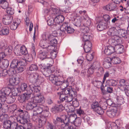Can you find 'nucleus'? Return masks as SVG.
<instances>
[{"instance_id": "56", "label": "nucleus", "mask_w": 129, "mask_h": 129, "mask_svg": "<svg viewBox=\"0 0 129 129\" xmlns=\"http://www.w3.org/2000/svg\"><path fill=\"white\" fill-rule=\"evenodd\" d=\"M32 74L33 75V76L34 77L36 83L38 82L40 78V76H39V74L37 73H34Z\"/></svg>"}, {"instance_id": "47", "label": "nucleus", "mask_w": 129, "mask_h": 129, "mask_svg": "<svg viewBox=\"0 0 129 129\" xmlns=\"http://www.w3.org/2000/svg\"><path fill=\"white\" fill-rule=\"evenodd\" d=\"M28 87H29V86L27 87L26 84L24 83L21 84L19 86L20 88L22 91H25L26 89L27 88L26 90V91Z\"/></svg>"}, {"instance_id": "8", "label": "nucleus", "mask_w": 129, "mask_h": 129, "mask_svg": "<svg viewBox=\"0 0 129 129\" xmlns=\"http://www.w3.org/2000/svg\"><path fill=\"white\" fill-rule=\"evenodd\" d=\"M24 63L22 62L21 63V65L17 67L16 69H10L9 75H13L16 74V72L20 73L22 72L24 70Z\"/></svg>"}, {"instance_id": "63", "label": "nucleus", "mask_w": 129, "mask_h": 129, "mask_svg": "<svg viewBox=\"0 0 129 129\" xmlns=\"http://www.w3.org/2000/svg\"><path fill=\"white\" fill-rule=\"evenodd\" d=\"M46 127L47 129H54L55 128V127L53 124L49 122H47Z\"/></svg>"}, {"instance_id": "30", "label": "nucleus", "mask_w": 129, "mask_h": 129, "mask_svg": "<svg viewBox=\"0 0 129 129\" xmlns=\"http://www.w3.org/2000/svg\"><path fill=\"white\" fill-rule=\"evenodd\" d=\"M0 71V76L1 77H4L6 76L8 74L9 76L13 75H9V72L10 70H7L6 69H3Z\"/></svg>"}, {"instance_id": "61", "label": "nucleus", "mask_w": 129, "mask_h": 129, "mask_svg": "<svg viewBox=\"0 0 129 129\" xmlns=\"http://www.w3.org/2000/svg\"><path fill=\"white\" fill-rule=\"evenodd\" d=\"M51 111L53 113H55L58 112L59 111V110L58 108L57 107V106L56 105L52 107L51 109Z\"/></svg>"}, {"instance_id": "32", "label": "nucleus", "mask_w": 129, "mask_h": 129, "mask_svg": "<svg viewBox=\"0 0 129 129\" xmlns=\"http://www.w3.org/2000/svg\"><path fill=\"white\" fill-rule=\"evenodd\" d=\"M21 22L20 20H19L18 22L16 21H13L10 26L11 29L12 30H15L16 29L18 25L20 24Z\"/></svg>"}, {"instance_id": "7", "label": "nucleus", "mask_w": 129, "mask_h": 129, "mask_svg": "<svg viewBox=\"0 0 129 129\" xmlns=\"http://www.w3.org/2000/svg\"><path fill=\"white\" fill-rule=\"evenodd\" d=\"M40 46L45 50L46 49L47 51H50L53 49V47L50 46V44L47 42V41L45 40H41L40 42Z\"/></svg>"}, {"instance_id": "42", "label": "nucleus", "mask_w": 129, "mask_h": 129, "mask_svg": "<svg viewBox=\"0 0 129 129\" xmlns=\"http://www.w3.org/2000/svg\"><path fill=\"white\" fill-rule=\"evenodd\" d=\"M111 61L114 64H117L120 63L121 61L118 57H113L111 58Z\"/></svg>"}, {"instance_id": "29", "label": "nucleus", "mask_w": 129, "mask_h": 129, "mask_svg": "<svg viewBox=\"0 0 129 129\" xmlns=\"http://www.w3.org/2000/svg\"><path fill=\"white\" fill-rule=\"evenodd\" d=\"M49 57L48 59H50L51 61L53 63V59L55 58L56 56V54L55 52H54L53 51V49L50 51L49 52Z\"/></svg>"}, {"instance_id": "17", "label": "nucleus", "mask_w": 129, "mask_h": 129, "mask_svg": "<svg viewBox=\"0 0 129 129\" xmlns=\"http://www.w3.org/2000/svg\"><path fill=\"white\" fill-rule=\"evenodd\" d=\"M19 79L18 78L13 77L10 78L9 83L10 85L12 86H14L17 85L19 83Z\"/></svg>"}, {"instance_id": "50", "label": "nucleus", "mask_w": 129, "mask_h": 129, "mask_svg": "<svg viewBox=\"0 0 129 129\" xmlns=\"http://www.w3.org/2000/svg\"><path fill=\"white\" fill-rule=\"evenodd\" d=\"M94 111L100 115L102 114H103L104 112V110L100 106L97 108Z\"/></svg>"}, {"instance_id": "58", "label": "nucleus", "mask_w": 129, "mask_h": 129, "mask_svg": "<svg viewBox=\"0 0 129 129\" xmlns=\"http://www.w3.org/2000/svg\"><path fill=\"white\" fill-rule=\"evenodd\" d=\"M69 123L66 121L60 124V127L61 129H67Z\"/></svg>"}, {"instance_id": "25", "label": "nucleus", "mask_w": 129, "mask_h": 129, "mask_svg": "<svg viewBox=\"0 0 129 129\" xmlns=\"http://www.w3.org/2000/svg\"><path fill=\"white\" fill-rule=\"evenodd\" d=\"M111 58L109 57L107 58L106 59V60L104 62L103 65L104 67L108 68L110 67L111 65Z\"/></svg>"}, {"instance_id": "23", "label": "nucleus", "mask_w": 129, "mask_h": 129, "mask_svg": "<svg viewBox=\"0 0 129 129\" xmlns=\"http://www.w3.org/2000/svg\"><path fill=\"white\" fill-rule=\"evenodd\" d=\"M9 33V28L7 27H4L0 31V35L1 36H6Z\"/></svg>"}, {"instance_id": "43", "label": "nucleus", "mask_w": 129, "mask_h": 129, "mask_svg": "<svg viewBox=\"0 0 129 129\" xmlns=\"http://www.w3.org/2000/svg\"><path fill=\"white\" fill-rule=\"evenodd\" d=\"M12 95L15 97L18 96L19 91L17 88H15L12 89Z\"/></svg>"}, {"instance_id": "57", "label": "nucleus", "mask_w": 129, "mask_h": 129, "mask_svg": "<svg viewBox=\"0 0 129 129\" xmlns=\"http://www.w3.org/2000/svg\"><path fill=\"white\" fill-rule=\"evenodd\" d=\"M69 79L68 78L67 81H65L63 82H62L61 81L62 83L61 84V87L62 88V89H65L68 86L69 84L68 82V81L69 80ZM60 85H61V84Z\"/></svg>"}, {"instance_id": "51", "label": "nucleus", "mask_w": 129, "mask_h": 129, "mask_svg": "<svg viewBox=\"0 0 129 129\" xmlns=\"http://www.w3.org/2000/svg\"><path fill=\"white\" fill-rule=\"evenodd\" d=\"M81 120L79 117L77 118L76 117V118L75 121L74 122V125L76 126H78L81 125Z\"/></svg>"}, {"instance_id": "49", "label": "nucleus", "mask_w": 129, "mask_h": 129, "mask_svg": "<svg viewBox=\"0 0 129 129\" xmlns=\"http://www.w3.org/2000/svg\"><path fill=\"white\" fill-rule=\"evenodd\" d=\"M117 104L118 105H121L123 104V99L121 96H117L116 98Z\"/></svg>"}, {"instance_id": "4", "label": "nucleus", "mask_w": 129, "mask_h": 129, "mask_svg": "<svg viewBox=\"0 0 129 129\" xmlns=\"http://www.w3.org/2000/svg\"><path fill=\"white\" fill-rule=\"evenodd\" d=\"M0 4L2 8L6 9V12L9 15H12L14 14V11L11 10L10 8L8 7L9 4L6 0H1Z\"/></svg>"}, {"instance_id": "2", "label": "nucleus", "mask_w": 129, "mask_h": 129, "mask_svg": "<svg viewBox=\"0 0 129 129\" xmlns=\"http://www.w3.org/2000/svg\"><path fill=\"white\" fill-rule=\"evenodd\" d=\"M79 19H78L76 18H74V22L75 23V25L80 27L82 25L81 22H84V23L87 26H89L91 24V20L89 17H80Z\"/></svg>"}, {"instance_id": "59", "label": "nucleus", "mask_w": 129, "mask_h": 129, "mask_svg": "<svg viewBox=\"0 0 129 129\" xmlns=\"http://www.w3.org/2000/svg\"><path fill=\"white\" fill-rule=\"evenodd\" d=\"M109 44L111 45V46L113 47L117 44L116 41H115L114 39L112 38L110 39L109 40Z\"/></svg>"}, {"instance_id": "45", "label": "nucleus", "mask_w": 129, "mask_h": 129, "mask_svg": "<svg viewBox=\"0 0 129 129\" xmlns=\"http://www.w3.org/2000/svg\"><path fill=\"white\" fill-rule=\"evenodd\" d=\"M100 64L98 61H95L93 62L91 66L94 70L99 69L100 67Z\"/></svg>"}, {"instance_id": "39", "label": "nucleus", "mask_w": 129, "mask_h": 129, "mask_svg": "<svg viewBox=\"0 0 129 129\" xmlns=\"http://www.w3.org/2000/svg\"><path fill=\"white\" fill-rule=\"evenodd\" d=\"M75 116H76V115H71L68 118H66L67 119L68 121H67L69 123V122H71L72 123H74L75 121V120L76 118Z\"/></svg>"}, {"instance_id": "24", "label": "nucleus", "mask_w": 129, "mask_h": 129, "mask_svg": "<svg viewBox=\"0 0 129 129\" xmlns=\"http://www.w3.org/2000/svg\"><path fill=\"white\" fill-rule=\"evenodd\" d=\"M3 49L4 50V52H1L0 53V57L2 58L5 57L7 54L11 51V50L9 49L8 46H7Z\"/></svg>"}, {"instance_id": "20", "label": "nucleus", "mask_w": 129, "mask_h": 129, "mask_svg": "<svg viewBox=\"0 0 129 129\" xmlns=\"http://www.w3.org/2000/svg\"><path fill=\"white\" fill-rule=\"evenodd\" d=\"M13 19V17H5L2 19V21L4 24L7 25L12 22Z\"/></svg>"}, {"instance_id": "14", "label": "nucleus", "mask_w": 129, "mask_h": 129, "mask_svg": "<svg viewBox=\"0 0 129 129\" xmlns=\"http://www.w3.org/2000/svg\"><path fill=\"white\" fill-rule=\"evenodd\" d=\"M1 58V60L0 61V67L2 69L7 68L9 66V61L7 59H3V58Z\"/></svg>"}, {"instance_id": "33", "label": "nucleus", "mask_w": 129, "mask_h": 129, "mask_svg": "<svg viewBox=\"0 0 129 129\" xmlns=\"http://www.w3.org/2000/svg\"><path fill=\"white\" fill-rule=\"evenodd\" d=\"M47 22L48 25L50 26H53L55 23L54 18H53L52 17H48V20Z\"/></svg>"}, {"instance_id": "10", "label": "nucleus", "mask_w": 129, "mask_h": 129, "mask_svg": "<svg viewBox=\"0 0 129 129\" xmlns=\"http://www.w3.org/2000/svg\"><path fill=\"white\" fill-rule=\"evenodd\" d=\"M43 69H44L45 74V76L48 77L52 73H53L55 71V69L54 67L52 66L51 64V65L47 66L45 68H44Z\"/></svg>"}, {"instance_id": "46", "label": "nucleus", "mask_w": 129, "mask_h": 129, "mask_svg": "<svg viewBox=\"0 0 129 129\" xmlns=\"http://www.w3.org/2000/svg\"><path fill=\"white\" fill-rule=\"evenodd\" d=\"M53 80L55 82L53 83L56 85H60L62 83L61 81H60L58 77L57 76H55Z\"/></svg>"}, {"instance_id": "34", "label": "nucleus", "mask_w": 129, "mask_h": 129, "mask_svg": "<svg viewBox=\"0 0 129 129\" xmlns=\"http://www.w3.org/2000/svg\"><path fill=\"white\" fill-rule=\"evenodd\" d=\"M127 34V32L124 30L120 29L117 30V35H119V36L120 37H125Z\"/></svg>"}, {"instance_id": "1", "label": "nucleus", "mask_w": 129, "mask_h": 129, "mask_svg": "<svg viewBox=\"0 0 129 129\" xmlns=\"http://www.w3.org/2000/svg\"><path fill=\"white\" fill-rule=\"evenodd\" d=\"M38 86H35L33 85H29V87H28L26 92L21 95L19 101L21 103H22L25 100L30 98L31 95H32V93L34 92L35 94V93H38L40 90Z\"/></svg>"}, {"instance_id": "28", "label": "nucleus", "mask_w": 129, "mask_h": 129, "mask_svg": "<svg viewBox=\"0 0 129 129\" xmlns=\"http://www.w3.org/2000/svg\"><path fill=\"white\" fill-rule=\"evenodd\" d=\"M54 37V36L50 34L49 32H48L45 33L43 35V40H47L48 39L49 40Z\"/></svg>"}, {"instance_id": "53", "label": "nucleus", "mask_w": 129, "mask_h": 129, "mask_svg": "<svg viewBox=\"0 0 129 129\" xmlns=\"http://www.w3.org/2000/svg\"><path fill=\"white\" fill-rule=\"evenodd\" d=\"M99 106H100V105L98 102L95 101L93 102L91 105V108L94 111Z\"/></svg>"}, {"instance_id": "21", "label": "nucleus", "mask_w": 129, "mask_h": 129, "mask_svg": "<svg viewBox=\"0 0 129 129\" xmlns=\"http://www.w3.org/2000/svg\"><path fill=\"white\" fill-rule=\"evenodd\" d=\"M91 35L90 33H84L82 37V40L85 42L89 41L92 39Z\"/></svg>"}, {"instance_id": "12", "label": "nucleus", "mask_w": 129, "mask_h": 129, "mask_svg": "<svg viewBox=\"0 0 129 129\" xmlns=\"http://www.w3.org/2000/svg\"><path fill=\"white\" fill-rule=\"evenodd\" d=\"M46 49L43 51H40L39 52L38 56L40 59L43 60L44 59H48L49 52Z\"/></svg>"}, {"instance_id": "13", "label": "nucleus", "mask_w": 129, "mask_h": 129, "mask_svg": "<svg viewBox=\"0 0 129 129\" xmlns=\"http://www.w3.org/2000/svg\"><path fill=\"white\" fill-rule=\"evenodd\" d=\"M22 62L19 61L17 59H14L12 60L11 63L10 67V69H15L17 68L18 66H20L21 65V63H22Z\"/></svg>"}, {"instance_id": "40", "label": "nucleus", "mask_w": 129, "mask_h": 129, "mask_svg": "<svg viewBox=\"0 0 129 129\" xmlns=\"http://www.w3.org/2000/svg\"><path fill=\"white\" fill-rule=\"evenodd\" d=\"M27 53V51L25 47L23 46L20 47V55H25Z\"/></svg>"}, {"instance_id": "16", "label": "nucleus", "mask_w": 129, "mask_h": 129, "mask_svg": "<svg viewBox=\"0 0 129 129\" xmlns=\"http://www.w3.org/2000/svg\"><path fill=\"white\" fill-rule=\"evenodd\" d=\"M45 107L44 106L40 105L39 104H37L34 111L36 112L37 114H40L42 113L43 109H45Z\"/></svg>"}, {"instance_id": "19", "label": "nucleus", "mask_w": 129, "mask_h": 129, "mask_svg": "<svg viewBox=\"0 0 129 129\" xmlns=\"http://www.w3.org/2000/svg\"><path fill=\"white\" fill-rule=\"evenodd\" d=\"M115 52L114 47L108 46L105 48L104 50L105 53L107 55H109Z\"/></svg>"}, {"instance_id": "3", "label": "nucleus", "mask_w": 129, "mask_h": 129, "mask_svg": "<svg viewBox=\"0 0 129 129\" xmlns=\"http://www.w3.org/2000/svg\"><path fill=\"white\" fill-rule=\"evenodd\" d=\"M11 88L5 87L2 88L0 90V102L3 103H5L6 96L10 94Z\"/></svg>"}, {"instance_id": "15", "label": "nucleus", "mask_w": 129, "mask_h": 129, "mask_svg": "<svg viewBox=\"0 0 129 129\" xmlns=\"http://www.w3.org/2000/svg\"><path fill=\"white\" fill-rule=\"evenodd\" d=\"M35 102L41 103L42 102L44 99V97L43 96L41 95V94L39 93V94H35L34 98L32 99Z\"/></svg>"}, {"instance_id": "35", "label": "nucleus", "mask_w": 129, "mask_h": 129, "mask_svg": "<svg viewBox=\"0 0 129 129\" xmlns=\"http://www.w3.org/2000/svg\"><path fill=\"white\" fill-rule=\"evenodd\" d=\"M80 29L81 31L83 33H88L89 30L88 26H86L83 24L80 27Z\"/></svg>"}, {"instance_id": "55", "label": "nucleus", "mask_w": 129, "mask_h": 129, "mask_svg": "<svg viewBox=\"0 0 129 129\" xmlns=\"http://www.w3.org/2000/svg\"><path fill=\"white\" fill-rule=\"evenodd\" d=\"M38 68L37 66L35 64H32L29 67V70L31 71H36L37 70Z\"/></svg>"}, {"instance_id": "64", "label": "nucleus", "mask_w": 129, "mask_h": 129, "mask_svg": "<svg viewBox=\"0 0 129 129\" xmlns=\"http://www.w3.org/2000/svg\"><path fill=\"white\" fill-rule=\"evenodd\" d=\"M23 124H24L26 126L25 127V129H30L32 127V124L30 123H26L24 122Z\"/></svg>"}, {"instance_id": "48", "label": "nucleus", "mask_w": 129, "mask_h": 129, "mask_svg": "<svg viewBox=\"0 0 129 129\" xmlns=\"http://www.w3.org/2000/svg\"><path fill=\"white\" fill-rule=\"evenodd\" d=\"M118 35H115L112 37V38H113L115 41H116L117 43L120 44L121 41V40L119 36H118Z\"/></svg>"}, {"instance_id": "52", "label": "nucleus", "mask_w": 129, "mask_h": 129, "mask_svg": "<svg viewBox=\"0 0 129 129\" xmlns=\"http://www.w3.org/2000/svg\"><path fill=\"white\" fill-rule=\"evenodd\" d=\"M105 26L104 23H100L97 26V29L99 31H102L105 29Z\"/></svg>"}, {"instance_id": "31", "label": "nucleus", "mask_w": 129, "mask_h": 129, "mask_svg": "<svg viewBox=\"0 0 129 129\" xmlns=\"http://www.w3.org/2000/svg\"><path fill=\"white\" fill-rule=\"evenodd\" d=\"M117 30L115 28H111L108 31V34L109 36H113L115 35H117Z\"/></svg>"}, {"instance_id": "44", "label": "nucleus", "mask_w": 129, "mask_h": 129, "mask_svg": "<svg viewBox=\"0 0 129 129\" xmlns=\"http://www.w3.org/2000/svg\"><path fill=\"white\" fill-rule=\"evenodd\" d=\"M67 26L65 28L66 30L65 31H66L69 34H71L73 33L74 31V29L70 26H69L67 23Z\"/></svg>"}, {"instance_id": "22", "label": "nucleus", "mask_w": 129, "mask_h": 129, "mask_svg": "<svg viewBox=\"0 0 129 129\" xmlns=\"http://www.w3.org/2000/svg\"><path fill=\"white\" fill-rule=\"evenodd\" d=\"M116 7V4L114 3H112L106 5L105 6L104 9L107 10L111 11L113 10Z\"/></svg>"}, {"instance_id": "18", "label": "nucleus", "mask_w": 129, "mask_h": 129, "mask_svg": "<svg viewBox=\"0 0 129 129\" xmlns=\"http://www.w3.org/2000/svg\"><path fill=\"white\" fill-rule=\"evenodd\" d=\"M20 117L23 119L24 123L27 122L28 120L30 117L29 113L26 111H25L21 113Z\"/></svg>"}, {"instance_id": "60", "label": "nucleus", "mask_w": 129, "mask_h": 129, "mask_svg": "<svg viewBox=\"0 0 129 129\" xmlns=\"http://www.w3.org/2000/svg\"><path fill=\"white\" fill-rule=\"evenodd\" d=\"M52 39L50 40V46H51L53 47V46H55L57 43V40L54 38V37Z\"/></svg>"}, {"instance_id": "26", "label": "nucleus", "mask_w": 129, "mask_h": 129, "mask_svg": "<svg viewBox=\"0 0 129 129\" xmlns=\"http://www.w3.org/2000/svg\"><path fill=\"white\" fill-rule=\"evenodd\" d=\"M16 98L12 95H8L7 98H6V102L8 104L13 103L15 100Z\"/></svg>"}, {"instance_id": "62", "label": "nucleus", "mask_w": 129, "mask_h": 129, "mask_svg": "<svg viewBox=\"0 0 129 129\" xmlns=\"http://www.w3.org/2000/svg\"><path fill=\"white\" fill-rule=\"evenodd\" d=\"M26 61L29 62H30L33 59V57L30 54H26Z\"/></svg>"}, {"instance_id": "27", "label": "nucleus", "mask_w": 129, "mask_h": 129, "mask_svg": "<svg viewBox=\"0 0 129 129\" xmlns=\"http://www.w3.org/2000/svg\"><path fill=\"white\" fill-rule=\"evenodd\" d=\"M59 10L56 8H51V15L56 16H63V15H59L58 12Z\"/></svg>"}, {"instance_id": "54", "label": "nucleus", "mask_w": 129, "mask_h": 129, "mask_svg": "<svg viewBox=\"0 0 129 129\" xmlns=\"http://www.w3.org/2000/svg\"><path fill=\"white\" fill-rule=\"evenodd\" d=\"M93 54L92 52V53H88L86 55V58L88 61H90L92 60L93 58Z\"/></svg>"}, {"instance_id": "9", "label": "nucleus", "mask_w": 129, "mask_h": 129, "mask_svg": "<svg viewBox=\"0 0 129 129\" xmlns=\"http://www.w3.org/2000/svg\"><path fill=\"white\" fill-rule=\"evenodd\" d=\"M53 26V27L55 29L57 30H60L61 31L64 32L66 30L65 28L67 26V24L64 23L61 24L56 23Z\"/></svg>"}, {"instance_id": "11", "label": "nucleus", "mask_w": 129, "mask_h": 129, "mask_svg": "<svg viewBox=\"0 0 129 129\" xmlns=\"http://www.w3.org/2000/svg\"><path fill=\"white\" fill-rule=\"evenodd\" d=\"M62 92L66 95L69 94V95H74V96H76L77 94L75 89L71 87L66 88Z\"/></svg>"}, {"instance_id": "38", "label": "nucleus", "mask_w": 129, "mask_h": 129, "mask_svg": "<svg viewBox=\"0 0 129 129\" xmlns=\"http://www.w3.org/2000/svg\"><path fill=\"white\" fill-rule=\"evenodd\" d=\"M46 121V118L44 117L43 116H40V118L39 120V125H44L45 124Z\"/></svg>"}, {"instance_id": "36", "label": "nucleus", "mask_w": 129, "mask_h": 129, "mask_svg": "<svg viewBox=\"0 0 129 129\" xmlns=\"http://www.w3.org/2000/svg\"><path fill=\"white\" fill-rule=\"evenodd\" d=\"M49 109L48 107H45V109H43V111L42 113V115L41 116H43L44 117L46 118L48 117L50 114L49 112L48 111Z\"/></svg>"}, {"instance_id": "6", "label": "nucleus", "mask_w": 129, "mask_h": 129, "mask_svg": "<svg viewBox=\"0 0 129 129\" xmlns=\"http://www.w3.org/2000/svg\"><path fill=\"white\" fill-rule=\"evenodd\" d=\"M117 112V108L116 105L110 106L109 109L107 111V114L111 118L115 116Z\"/></svg>"}, {"instance_id": "41", "label": "nucleus", "mask_w": 129, "mask_h": 129, "mask_svg": "<svg viewBox=\"0 0 129 129\" xmlns=\"http://www.w3.org/2000/svg\"><path fill=\"white\" fill-rule=\"evenodd\" d=\"M64 19V17H56L54 18L55 22L57 23H61Z\"/></svg>"}, {"instance_id": "37", "label": "nucleus", "mask_w": 129, "mask_h": 129, "mask_svg": "<svg viewBox=\"0 0 129 129\" xmlns=\"http://www.w3.org/2000/svg\"><path fill=\"white\" fill-rule=\"evenodd\" d=\"M11 122H12L10 120L5 121L3 124V127L6 129H10Z\"/></svg>"}, {"instance_id": "5", "label": "nucleus", "mask_w": 129, "mask_h": 129, "mask_svg": "<svg viewBox=\"0 0 129 129\" xmlns=\"http://www.w3.org/2000/svg\"><path fill=\"white\" fill-rule=\"evenodd\" d=\"M26 102V109L27 110H30L33 109V110L35 108L37 104V103H35L34 101L31 99L29 98L28 99L25 100L22 103L24 102Z\"/></svg>"}]
</instances>
